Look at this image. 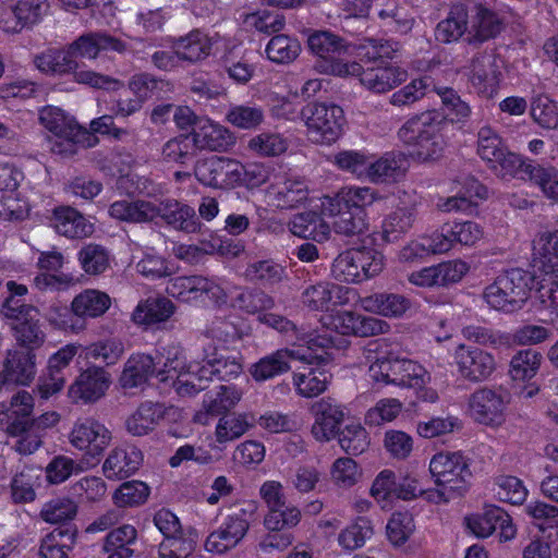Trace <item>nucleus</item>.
<instances>
[{"mask_svg":"<svg viewBox=\"0 0 558 558\" xmlns=\"http://www.w3.org/2000/svg\"><path fill=\"white\" fill-rule=\"evenodd\" d=\"M39 121L56 137L51 146L54 154L73 155L76 146L89 136L71 116L58 107H44L39 111Z\"/></svg>","mask_w":558,"mask_h":558,"instance_id":"nucleus-9","label":"nucleus"},{"mask_svg":"<svg viewBox=\"0 0 558 558\" xmlns=\"http://www.w3.org/2000/svg\"><path fill=\"white\" fill-rule=\"evenodd\" d=\"M379 17L391 31L408 34L414 24V19L405 7L398 5L396 0H389L385 8L378 12Z\"/></svg>","mask_w":558,"mask_h":558,"instance_id":"nucleus-63","label":"nucleus"},{"mask_svg":"<svg viewBox=\"0 0 558 558\" xmlns=\"http://www.w3.org/2000/svg\"><path fill=\"white\" fill-rule=\"evenodd\" d=\"M308 141L319 145H331L343 133L345 123L341 107L327 102H310L300 111Z\"/></svg>","mask_w":558,"mask_h":558,"instance_id":"nucleus-5","label":"nucleus"},{"mask_svg":"<svg viewBox=\"0 0 558 558\" xmlns=\"http://www.w3.org/2000/svg\"><path fill=\"white\" fill-rule=\"evenodd\" d=\"M308 49L317 57L313 68L319 74L341 78L359 72V62L344 59L350 44L329 31H316L307 38Z\"/></svg>","mask_w":558,"mask_h":558,"instance_id":"nucleus-4","label":"nucleus"},{"mask_svg":"<svg viewBox=\"0 0 558 558\" xmlns=\"http://www.w3.org/2000/svg\"><path fill=\"white\" fill-rule=\"evenodd\" d=\"M373 535V527L371 523L360 518L338 535L339 546L348 553L363 547L368 538Z\"/></svg>","mask_w":558,"mask_h":558,"instance_id":"nucleus-55","label":"nucleus"},{"mask_svg":"<svg viewBox=\"0 0 558 558\" xmlns=\"http://www.w3.org/2000/svg\"><path fill=\"white\" fill-rule=\"evenodd\" d=\"M166 291L172 298L182 302L197 301L204 295L219 303L226 302V291L216 281L203 276H179L170 279Z\"/></svg>","mask_w":558,"mask_h":558,"instance_id":"nucleus-17","label":"nucleus"},{"mask_svg":"<svg viewBox=\"0 0 558 558\" xmlns=\"http://www.w3.org/2000/svg\"><path fill=\"white\" fill-rule=\"evenodd\" d=\"M289 148V141L278 132H260L247 142V149L258 157H278Z\"/></svg>","mask_w":558,"mask_h":558,"instance_id":"nucleus-47","label":"nucleus"},{"mask_svg":"<svg viewBox=\"0 0 558 558\" xmlns=\"http://www.w3.org/2000/svg\"><path fill=\"white\" fill-rule=\"evenodd\" d=\"M35 66L47 75H66L77 69L69 45L61 49H47L34 58Z\"/></svg>","mask_w":558,"mask_h":558,"instance_id":"nucleus-38","label":"nucleus"},{"mask_svg":"<svg viewBox=\"0 0 558 558\" xmlns=\"http://www.w3.org/2000/svg\"><path fill=\"white\" fill-rule=\"evenodd\" d=\"M447 118L437 110H427L407 120L398 131V137L413 148L422 160L436 159L447 146Z\"/></svg>","mask_w":558,"mask_h":558,"instance_id":"nucleus-3","label":"nucleus"},{"mask_svg":"<svg viewBox=\"0 0 558 558\" xmlns=\"http://www.w3.org/2000/svg\"><path fill=\"white\" fill-rule=\"evenodd\" d=\"M311 355H306L301 344L291 349H279L254 363L250 373L256 381L271 379L290 369L291 361H310Z\"/></svg>","mask_w":558,"mask_h":558,"instance_id":"nucleus-22","label":"nucleus"},{"mask_svg":"<svg viewBox=\"0 0 558 558\" xmlns=\"http://www.w3.org/2000/svg\"><path fill=\"white\" fill-rule=\"evenodd\" d=\"M315 416L312 426V434L318 441H329L339 430V426L343 422L344 411L341 404L330 398H323L316 401L312 408Z\"/></svg>","mask_w":558,"mask_h":558,"instance_id":"nucleus-24","label":"nucleus"},{"mask_svg":"<svg viewBox=\"0 0 558 558\" xmlns=\"http://www.w3.org/2000/svg\"><path fill=\"white\" fill-rule=\"evenodd\" d=\"M453 359L461 378L470 383L485 381L496 371L494 355L480 348L460 344Z\"/></svg>","mask_w":558,"mask_h":558,"instance_id":"nucleus-18","label":"nucleus"},{"mask_svg":"<svg viewBox=\"0 0 558 558\" xmlns=\"http://www.w3.org/2000/svg\"><path fill=\"white\" fill-rule=\"evenodd\" d=\"M51 221L54 230L69 239H83L94 233V223L70 206L54 208Z\"/></svg>","mask_w":558,"mask_h":558,"instance_id":"nucleus-33","label":"nucleus"},{"mask_svg":"<svg viewBox=\"0 0 558 558\" xmlns=\"http://www.w3.org/2000/svg\"><path fill=\"white\" fill-rule=\"evenodd\" d=\"M320 208L325 217L332 218V227L339 234L355 235L362 233L367 228L366 213H355L348 208H339V211L335 210V213H331L325 210L323 205Z\"/></svg>","mask_w":558,"mask_h":558,"instance_id":"nucleus-48","label":"nucleus"},{"mask_svg":"<svg viewBox=\"0 0 558 558\" xmlns=\"http://www.w3.org/2000/svg\"><path fill=\"white\" fill-rule=\"evenodd\" d=\"M469 37V10L463 4L451 7L446 19L435 29V38L442 44L457 43L462 36Z\"/></svg>","mask_w":558,"mask_h":558,"instance_id":"nucleus-37","label":"nucleus"},{"mask_svg":"<svg viewBox=\"0 0 558 558\" xmlns=\"http://www.w3.org/2000/svg\"><path fill=\"white\" fill-rule=\"evenodd\" d=\"M429 472L437 486L463 493L471 480L469 460L459 451H441L429 461Z\"/></svg>","mask_w":558,"mask_h":558,"instance_id":"nucleus-12","label":"nucleus"},{"mask_svg":"<svg viewBox=\"0 0 558 558\" xmlns=\"http://www.w3.org/2000/svg\"><path fill=\"white\" fill-rule=\"evenodd\" d=\"M88 359L101 361L107 366L114 365L124 353V344L120 339L107 338L90 343L85 348Z\"/></svg>","mask_w":558,"mask_h":558,"instance_id":"nucleus-59","label":"nucleus"},{"mask_svg":"<svg viewBox=\"0 0 558 558\" xmlns=\"http://www.w3.org/2000/svg\"><path fill=\"white\" fill-rule=\"evenodd\" d=\"M526 181L539 189L545 198L558 203V169L556 167L533 162Z\"/></svg>","mask_w":558,"mask_h":558,"instance_id":"nucleus-50","label":"nucleus"},{"mask_svg":"<svg viewBox=\"0 0 558 558\" xmlns=\"http://www.w3.org/2000/svg\"><path fill=\"white\" fill-rule=\"evenodd\" d=\"M507 395L489 388L475 390L468 401L470 416L478 424L498 427L506 421Z\"/></svg>","mask_w":558,"mask_h":558,"instance_id":"nucleus-16","label":"nucleus"},{"mask_svg":"<svg viewBox=\"0 0 558 558\" xmlns=\"http://www.w3.org/2000/svg\"><path fill=\"white\" fill-rule=\"evenodd\" d=\"M77 514V505L68 497H58L46 502L40 510V518L50 524H60L73 520Z\"/></svg>","mask_w":558,"mask_h":558,"instance_id":"nucleus-56","label":"nucleus"},{"mask_svg":"<svg viewBox=\"0 0 558 558\" xmlns=\"http://www.w3.org/2000/svg\"><path fill=\"white\" fill-rule=\"evenodd\" d=\"M404 171L405 159L401 154L386 153L377 159L368 156L364 180L375 184L396 182Z\"/></svg>","mask_w":558,"mask_h":558,"instance_id":"nucleus-36","label":"nucleus"},{"mask_svg":"<svg viewBox=\"0 0 558 558\" xmlns=\"http://www.w3.org/2000/svg\"><path fill=\"white\" fill-rule=\"evenodd\" d=\"M2 313L5 317L15 320L12 329L20 349L35 352L45 343L46 332L36 307L17 305L12 299H7L2 306Z\"/></svg>","mask_w":558,"mask_h":558,"instance_id":"nucleus-10","label":"nucleus"},{"mask_svg":"<svg viewBox=\"0 0 558 558\" xmlns=\"http://www.w3.org/2000/svg\"><path fill=\"white\" fill-rule=\"evenodd\" d=\"M175 311V306L167 298H148L138 302L132 313V322L136 325H154L167 322Z\"/></svg>","mask_w":558,"mask_h":558,"instance_id":"nucleus-39","label":"nucleus"},{"mask_svg":"<svg viewBox=\"0 0 558 558\" xmlns=\"http://www.w3.org/2000/svg\"><path fill=\"white\" fill-rule=\"evenodd\" d=\"M7 434L13 440L12 449L23 456L34 453L43 445V434L28 420H13L7 426Z\"/></svg>","mask_w":558,"mask_h":558,"instance_id":"nucleus-42","label":"nucleus"},{"mask_svg":"<svg viewBox=\"0 0 558 558\" xmlns=\"http://www.w3.org/2000/svg\"><path fill=\"white\" fill-rule=\"evenodd\" d=\"M264 111L255 105H233L229 108L226 120L235 128L252 130L264 121Z\"/></svg>","mask_w":558,"mask_h":558,"instance_id":"nucleus-60","label":"nucleus"},{"mask_svg":"<svg viewBox=\"0 0 558 558\" xmlns=\"http://www.w3.org/2000/svg\"><path fill=\"white\" fill-rule=\"evenodd\" d=\"M2 371L10 383L28 386L37 374L35 352L17 348L8 350Z\"/></svg>","mask_w":558,"mask_h":558,"instance_id":"nucleus-31","label":"nucleus"},{"mask_svg":"<svg viewBox=\"0 0 558 558\" xmlns=\"http://www.w3.org/2000/svg\"><path fill=\"white\" fill-rule=\"evenodd\" d=\"M48 8L46 0H0V28L17 34L39 23Z\"/></svg>","mask_w":558,"mask_h":558,"instance_id":"nucleus-13","label":"nucleus"},{"mask_svg":"<svg viewBox=\"0 0 558 558\" xmlns=\"http://www.w3.org/2000/svg\"><path fill=\"white\" fill-rule=\"evenodd\" d=\"M257 320L278 332L284 335L288 338L294 339L295 343L301 344L304 348L307 344H313L320 337H314V333L305 331L303 328H299L293 322L287 317L266 311L257 317Z\"/></svg>","mask_w":558,"mask_h":558,"instance_id":"nucleus-46","label":"nucleus"},{"mask_svg":"<svg viewBox=\"0 0 558 558\" xmlns=\"http://www.w3.org/2000/svg\"><path fill=\"white\" fill-rule=\"evenodd\" d=\"M371 378L379 384L420 389L430 381V374L420 363L405 359L385 356L369 366Z\"/></svg>","mask_w":558,"mask_h":558,"instance_id":"nucleus-6","label":"nucleus"},{"mask_svg":"<svg viewBox=\"0 0 558 558\" xmlns=\"http://www.w3.org/2000/svg\"><path fill=\"white\" fill-rule=\"evenodd\" d=\"M506 512L498 507H489L481 514L466 519L468 529L477 537H488L498 531L500 520L505 521Z\"/></svg>","mask_w":558,"mask_h":558,"instance_id":"nucleus-57","label":"nucleus"},{"mask_svg":"<svg viewBox=\"0 0 558 558\" xmlns=\"http://www.w3.org/2000/svg\"><path fill=\"white\" fill-rule=\"evenodd\" d=\"M290 231L300 238L323 240L329 233V228L315 213L296 215L290 222Z\"/></svg>","mask_w":558,"mask_h":558,"instance_id":"nucleus-54","label":"nucleus"},{"mask_svg":"<svg viewBox=\"0 0 558 558\" xmlns=\"http://www.w3.org/2000/svg\"><path fill=\"white\" fill-rule=\"evenodd\" d=\"M536 256L533 255V272L523 269H511L498 276L483 292V299L489 307L505 313L521 310L530 298L532 288L535 298L544 310L558 311V296L543 295V284L536 269Z\"/></svg>","mask_w":558,"mask_h":558,"instance_id":"nucleus-2","label":"nucleus"},{"mask_svg":"<svg viewBox=\"0 0 558 558\" xmlns=\"http://www.w3.org/2000/svg\"><path fill=\"white\" fill-rule=\"evenodd\" d=\"M322 325L342 336L373 337L388 332L389 324L374 316L336 310L320 317Z\"/></svg>","mask_w":558,"mask_h":558,"instance_id":"nucleus-11","label":"nucleus"},{"mask_svg":"<svg viewBox=\"0 0 558 558\" xmlns=\"http://www.w3.org/2000/svg\"><path fill=\"white\" fill-rule=\"evenodd\" d=\"M40 469L25 466L15 473L10 482V496L13 504H29L36 497V489L40 486Z\"/></svg>","mask_w":558,"mask_h":558,"instance_id":"nucleus-45","label":"nucleus"},{"mask_svg":"<svg viewBox=\"0 0 558 558\" xmlns=\"http://www.w3.org/2000/svg\"><path fill=\"white\" fill-rule=\"evenodd\" d=\"M233 305L247 314L257 315L258 317L260 314L275 307V300L264 291L246 290L238 294Z\"/></svg>","mask_w":558,"mask_h":558,"instance_id":"nucleus-64","label":"nucleus"},{"mask_svg":"<svg viewBox=\"0 0 558 558\" xmlns=\"http://www.w3.org/2000/svg\"><path fill=\"white\" fill-rule=\"evenodd\" d=\"M149 496V487L141 481L121 484L113 493V504L120 508L135 507L144 504Z\"/></svg>","mask_w":558,"mask_h":558,"instance_id":"nucleus-62","label":"nucleus"},{"mask_svg":"<svg viewBox=\"0 0 558 558\" xmlns=\"http://www.w3.org/2000/svg\"><path fill=\"white\" fill-rule=\"evenodd\" d=\"M68 438L72 447L98 460L109 447L112 434L99 421L84 417L74 422Z\"/></svg>","mask_w":558,"mask_h":558,"instance_id":"nucleus-14","label":"nucleus"},{"mask_svg":"<svg viewBox=\"0 0 558 558\" xmlns=\"http://www.w3.org/2000/svg\"><path fill=\"white\" fill-rule=\"evenodd\" d=\"M331 339L320 337L313 344L304 347L306 355H311L310 361H302L304 365L293 373V386L299 396L303 398H314L323 393L329 384L330 374L325 368L327 359L323 354L315 352L314 347L328 348Z\"/></svg>","mask_w":558,"mask_h":558,"instance_id":"nucleus-8","label":"nucleus"},{"mask_svg":"<svg viewBox=\"0 0 558 558\" xmlns=\"http://www.w3.org/2000/svg\"><path fill=\"white\" fill-rule=\"evenodd\" d=\"M219 39L218 35L209 36L198 29L179 37L172 43V49L182 61L197 62L206 59Z\"/></svg>","mask_w":558,"mask_h":558,"instance_id":"nucleus-35","label":"nucleus"},{"mask_svg":"<svg viewBox=\"0 0 558 558\" xmlns=\"http://www.w3.org/2000/svg\"><path fill=\"white\" fill-rule=\"evenodd\" d=\"M530 114L542 129L555 130L558 126V108L546 95H537L532 98Z\"/></svg>","mask_w":558,"mask_h":558,"instance_id":"nucleus-58","label":"nucleus"},{"mask_svg":"<svg viewBox=\"0 0 558 558\" xmlns=\"http://www.w3.org/2000/svg\"><path fill=\"white\" fill-rule=\"evenodd\" d=\"M241 171L242 163L239 160L218 156L199 160L194 170L203 185L215 189L240 186Z\"/></svg>","mask_w":558,"mask_h":558,"instance_id":"nucleus-15","label":"nucleus"},{"mask_svg":"<svg viewBox=\"0 0 558 558\" xmlns=\"http://www.w3.org/2000/svg\"><path fill=\"white\" fill-rule=\"evenodd\" d=\"M352 293H355L353 289L329 281H318L303 289L301 303L308 311L327 314L332 307L347 305Z\"/></svg>","mask_w":558,"mask_h":558,"instance_id":"nucleus-19","label":"nucleus"},{"mask_svg":"<svg viewBox=\"0 0 558 558\" xmlns=\"http://www.w3.org/2000/svg\"><path fill=\"white\" fill-rule=\"evenodd\" d=\"M137 536L133 525L124 524L112 530L106 537L105 549L110 553L108 558H130L133 550L129 547Z\"/></svg>","mask_w":558,"mask_h":558,"instance_id":"nucleus-51","label":"nucleus"},{"mask_svg":"<svg viewBox=\"0 0 558 558\" xmlns=\"http://www.w3.org/2000/svg\"><path fill=\"white\" fill-rule=\"evenodd\" d=\"M416 214L412 208H399L383 222V238L387 242L398 241L414 225Z\"/></svg>","mask_w":558,"mask_h":558,"instance_id":"nucleus-53","label":"nucleus"},{"mask_svg":"<svg viewBox=\"0 0 558 558\" xmlns=\"http://www.w3.org/2000/svg\"><path fill=\"white\" fill-rule=\"evenodd\" d=\"M533 160L524 158L505 148L500 157L487 166L500 179L510 181L513 179L526 181Z\"/></svg>","mask_w":558,"mask_h":558,"instance_id":"nucleus-40","label":"nucleus"},{"mask_svg":"<svg viewBox=\"0 0 558 558\" xmlns=\"http://www.w3.org/2000/svg\"><path fill=\"white\" fill-rule=\"evenodd\" d=\"M191 136L193 146L202 150L226 151L235 144V137L232 132L206 118L197 121Z\"/></svg>","mask_w":558,"mask_h":558,"instance_id":"nucleus-28","label":"nucleus"},{"mask_svg":"<svg viewBox=\"0 0 558 558\" xmlns=\"http://www.w3.org/2000/svg\"><path fill=\"white\" fill-rule=\"evenodd\" d=\"M357 304L363 311L386 318H401L412 307L409 298L387 292H377L359 298Z\"/></svg>","mask_w":558,"mask_h":558,"instance_id":"nucleus-29","label":"nucleus"},{"mask_svg":"<svg viewBox=\"0 0 558 558\" xmlns=\"http://www.w3.org/2000/svg\"><path fill=\"white\" fill-rule=\"evenodd\" d=\"M245 277L252 282H258L265 287H271L286 278V269L280 264L271 260H258L251 263L245 269Z\"/></svg>","mask_w":558,"mask_h":558,"instance_id":"nucleus-52","label":"nucleus"},{"mask_svg":"<svg viewBox=\"0 0 558 558\" xmlns=\"http://www.w3.org/2000/svg\"><path fill=\"white\" fill-rule=\"evenodd\" d=\"M255 502H245L228 514L218 529L213 531L205 541L208 553L221 555L234 548L246 535L251 523L256 517Z\"/></svg>","mask_w":558,"mask_h":558,"instance_id":"nucleus-7","label":"nucleus"},{"mask_svg":"<svg viewBox=\"0 0 558 558\" xmlns=\"http://www.w3.org/2000/svg\"><path fill=\"white\" fill-rule=\"evenodd\" d=\"M142 462V451L133 445L124 444L110 450L101 469L106 478L118 481L133 475Z\"/></svg>","mask_w":558,"mask_h":558,"instance_id":"nucleus-26","label":"nucleus"},{"mask_svg":"<svg viewBox=\"0 0 558 558\" xmlns=\"http://www.w3.org/2000/svg\"><path fill=\"white\" fill-rule=\"evenodd\" d=\"M377 199V193L368 186H347L341 189L335 196L323 198L325 210L339 211V208H348L355 213H365V208Z\"/></svg>","mask_w":558,"mask_h":558,"instance_id":"nucleus-32","label":"nucleus"},{"mask_svg":"<svg viewBox=\"0 0 558 558\" xmlns=\"http://www.w3.org/2000/svg\"><path fill=\"white\" fill-rule=\"evenodd\" d=\"M351 76H359L360 83L366 89L376 94L388 93L397 86L401 85L408 78L405 70L392 65H376L363 69L359 63V72L349 74Z\"/></svg>","mask_w":558,"mask_h":558,"instance_id":"nucleus-25","label":"nucleus"},{"mask_svg":"<svg viewBox=\"0 0 558 558\" xmlns=\"http://www.w3.org/2000/svg\"><path fill=\"white\" fill-rule=\"evenodd\" d=\"M161 361L158 362L160 364ZM154 357L145 353L131 354L123 365L119 384L123 389L142 388L153 375H157Z\"/></svg>","mask_w":558,"mask_h":558,"instance_id":"nucleus-34","label":"nucleus"},{"mask_svg":"<svg viewBox=\"0 0 558 558\" xmlns=\"http://www.w3.org/2000/svg\"><path fill=\"white\" fill-rule=\"evenodd\" d=\"M502 27L501 19L487 7L476 3L469 10V44H483L496 37Z\"/></svg>","mask_w":558,"mask_h":558,"instance_id":"nucleus-30","label":"nucleus"},{"mask_svg":"<svg viewBox=\"0 0 558 558\" xmlns=\"http://www.w3.org/2000/svg\"><path fill=\"white\" fill-rule=\"evenodd\" d=\"M111 218L129 223L157 222L183 233H202L204 225L195 209L174 198L117 201L108 210Z\"/></svg>","mask_w":558,"mask_h":558,"instance_id":"nucleus-1","label":"nucleus"},{"mask_svg":"<svg viewBox=\"0 0 558 558\" xmlns=\"http://www.w3.org/2000/svg\"><path fill=\"white\" fill-rule=\"evenodd\" d=\"M167 408L161 403L146 401L126 420V430L133 436H144L154 430L165 417Z\"/></svg>","mask_w":558,"mask_h":558,"instance_id":"nucleus-41","label":"nucleus"},{"mask_svg":"<svg viewBox=\"0 0 558 558\" xmlns=\"http://www.w3.org/2000/svg\"><path fill=\"white\" fill-rule=\"evenodd\" d=\"M110 306L111 298L106 292L86 289L73 299L71 311L78 319L97 318L102 316Z\"/></svg>","mask_w":558,"mask_h":558,"instance_id":"nucleus-43","label":"nucleus"},{"mask_svg":"<svg viewBox=\"0 0 558 558\" xmlns=\"http://www.w3.org/2000/svg\"><path fill=\"white\" fill-rule=\"evenodd\" d=\"M110 385V373L104 367L92 365L77 375L68 395L74 402L94 403L105 397Z\"/></svg>","mask_w":558,"mask_h":558,"instance_id":"nucleus-20","label":"nucleus"},{"mask_svg":"<svg viewBox=\"0 0 558 558\" xmlns=\"http://www.w3.org/2000/svg\"><path fill=\"white\" fill-rule=\"evenodd\" d=\"M333 279L347 283L363 281L353 247L340 253L331 265Z\"/></svg>","mask_w":558,"mask_h":558,"instance_id":"nucleus-61","label":"nucleus"},{"mask_svg":"<svg viewBox=\"0 0 558 558\" xmlns=\"http://www.w3.org/2000/svg\"><path fill=\"white\" fill-rule=\"evenodd\" d=\"M254 426L248 413H227L220 416L215 427V440L219 445L235 441Z\"/></svg>","mask_w":558,"mask_h":558,"instance_id":"nucleus-44","label":"nucleus"},{"mask_svg":"<svg viewBox=\"0 0 558 558\" xmlns=\"http://www.w3.org/2000/svg\"><path fill=\"white\" fill-rule=\"evenodd\" d=\"M310 190L303 178L295 175H277L268 187V196L275 206L290 209L299 207L308 198Z\"/></svg>","mask_w":558,"mask_h":558,"instance_id":"nucleus-23","label":"nucleus"},{"mask_svg":"<svg viewBox=\"0 0 558 558\" xmlns=\"http://www.w3.org/2000/svg\"><path fill=\"white\" fill-rule=\"evenodd\" d=\"M543 356L533 349L518 351L510 361L509 374L513 380L532 379L539 371Z\"/></svg>","mask_w":558,"mask_h":558,"instance_id":"nucleus-49","label":"nucleus"},{"mask_svg":"<svg viewBox=\"0 0 558 558\" xmlns=\"http://www.w3.org/2000/svg\"><path fill=\"white\" fill-rule=\"evenodd\" d=\"M500 76L497 60L493 54L482 52L471 60L469 81L478 95L494 97L499 88Z\"/></svg>","mask_w":558,"mask_h":558,"instance_id":"nucleus-21","label":"nucleus"},{"mask_svg":"<svg viewBox=\"0 0 558 558\" xmlns=\"http://www.w3.org/2000/svg\"><path fill=\"white\" fill-rule=\"evenodd\" d=\"M69 47L76 61L77 59L95 60L102 51H114L118 53L126 51V44L124 41L105 32L83 34L69 44Z\"/></svg>","mask_w":558,"mask_h":558,"instance_id":"nucleus-27","label":"nucleus"}]
</instances>
